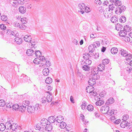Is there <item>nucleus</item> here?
Wrapping results in <instances>:
<instances>
[{
  "label": "nucleus",
  "mask_w": 132,
  "mask_h": 132,
  "mask_svg": "<svg viewBox=\"0 0 132 132\" xmlns=\"http://www.w3.org/2000/svg\"><path fill=\"white\" fill-rule=\"evenodd\" d=\"M103 4L104 6H108L110 5L109 1L107 0H104L103 3Z\"/></svg>",
  "instance_id": "53"
},
{
  "label": "nucleus",
  "mask_w": 132,
  "mask_h": 132,
  "mask_svg": "<svg viewBox=\"0 0 132 132\" xmlns=\"http://www.w3.org/2000/svg\"><path fill=\"white\" fill-rule=\"evenodd\" d=\"M121 55L124 57H126V60L128 61H130L132 57V55L130 54H128V52L124 49H121L120 50Z\"/></svg>",
  "instance_id": "2"
},
{
  "label": "nucleus",
  "mask_w": 132,
  "mask_h": 132,
  "mask_svg": "<svg viewBox=\"0 0 132 132\" xmlns=\"http://www.w3.org/2000/svg\"><path fill=\"white\" fill-rule=\"evenodd\" d=\"M87 109L89 111H92L93 110V106L91 105H88Z\"/></svg>",
  "instance_id": "45"
},
{
  "label": "nucleus",
  "mask_w": 132,
  "mask_h": 132,
  "mask_svg": "<svg viewBox=\"0 0 132 132\" xmlns=\"http://www.w3.org/2000/svg\"><path fill=\"white\" fill-rule=\"evenodd\" d=\"M118 19V18L116 16H114L111 18V21L113 23H116L117 22Z\"/></svg>",
  "instance_id": "34"
},
{
  "label": "nucleus",
  "mask_w": 132,
  "mask_h": 132,
  "mask_svg": "<svg viewBox=\"0 0 132 132\" xmlns=\"http://www.w3.org/2000/svg\"><path fill=\"white\" fill-rule=\"evenodd\" d=\"M82 69L86 71H88L90 70V67L88 65H84L82 67Z\"/></svg>",
  "instance_id": "27"
},
{
  "label": "nucleus",
  "mask_w": 132,
  "mask_h": 132,
  "mask_svg": "<svg viewBox=\"0 0 132 132\" xmlns=\"http://www.w3.org/2000/svg\"><path fill=\"white\" fill-rule=\"evenodd\" d=\"M27 19L25 17H23L21 18V21L23 23H26L27 22Z\"/></svg>",
  "instance_id": "48"
},
{
  "label": "nucleus",
  "mask_w": 132,
  "mask_h": 132,
  "mask_svg": "<svg viewBox=\"0 0 132 132\" xmlns=\"http://www.w3.org/2000/svg\"><path fill=\"white\" fill-rule=\"evenodd\" d=\"M86 90L87 91L89 90V91H94V89L93 86L92 85L88 86L86 87Z\"/></svg>",
  "instance_id": "41"
},
{
  "label": "nucleus",
  "mask_w": 132,
  "mask_h": 132,
  "mask_svg": "<svg viewBox=\"0 0 132 132\" xmlns=\"http://www.w3.org/2000/svg\"><path fill=\"white\" fill-rule=\"evenodd\" d=\"M45 81L46 84H50L52 82V79L50 77H48L46 78Z\"/></svg>",
  "instance_id": "28"
},
{
  "label": "nucleus",
  "mask_w": 132,
  "mask_h": 132,
  "mask_svg": "<svg viewBox=\"0 0 132 132\" xmlns=\"http://www.w3.org/2000/svg\"><path fill=\"white\" fill-rule=\"evenodd\" d=\"M124 29L125 31L126 32H129L131 30V28L128 25H126L124 27Z\"/></svg>",
  "instance_id": "23"
},
{
  "label": "nucleus",
  "mask_w": 132,
  "mask_h": 132,
  "mask_svg": "<svg viewBox=\"0 0 132 132\" xmlns=\"http://www.w3.org/2000/svg\"><path fill=\"white\" fill-rule=\"evenodd\" d=\"M104 103V101L101 100L98 101L95 103V104L97 106H101Z\"/></svg>",
  "instance_id": "29"
},
{
  "label": "nucleus",
  "mask_w": 132,
  "mask_h": 132,
  "mask_svg": "<svg viewBox=\"0 0 132 132\" xmlns=\"http://www.w3.org/2000/svg\"><path fill=\"white\" fill-rule=\"evenodd\" d=\"M13 122L12 120H9V121L7 122L6 123L5 125L6 128L8 130L11 129L12 127V124Z\"/></svg>",
  "instance_id": "5"
},
{
  "label": "nucleus",
  "mask_w": 132,
  "mask_h": 132,
  "mask_svg": "<svg viewBox=\"0 0 132 132\" xmlns=\"http://www.w3.org/2000/svg\"><path fill=\"white\" fill-rule=\"evenodd\" d=\"M1 19L3 21H6L7 19V18L6 15H3L1 16Z\"/></svg>",
  "instance_id": "49"
},
{
  "label": "nucleus",
  "mask_w": 132,
  "mask_h": 132,
  "mask_svg": "<svg viewBox=\"0 0 132 132\" xmlns=\"http://www.w3.org/2000/svg\"><path fill=\"white\" fill-rule=\"evenodd\" d=\"M95 3L97 5H100L102 3L101 0H95Z\"/></svg>",
  "instance_id": "64"
},
{
  "label": "nucleus",
  "mask_w": 132,
  "mask_h": 132,
  "mask_svg": "<svg viewBox=\"0 0 132 132\" xmlns=\"http://www.w3.org/2000/svg\"><path fill=\"white\" fill-rule=\"evenodd\" d=\"M109 108L108 106H103L101 109V111L102 113L106 114L108 113Z\"/></svg>",
  "instance_id": "4"
},
{
  "label": "nucleus",
  "mask_w": 132,
  "mask_h": 132,
  "mask_svg": "<svg viewBox=\"0 0 132 132\" xmlns=\"http://www.w3.org/2000/svg\"><path fill=\"white\" fill-rule=\"evenodd\" d=\"M122 12L120 8L119 7L116 8V10L115 11V12L116 14H120Z\"/></svg>",
  "instance_id": "39"
},
{
  "label": "nucleus",
  "mask_w": 132,
  "mask_h": 132,
  "mask_svg": "<svg viewBox=\"0 0 132 132\" xmlns=\"http://www.w3.org/2000/svg\"><path fill=\"white\" fill-rule=\"evenodd\" d=\"M13 109L15 111H18L19 109V105L17 104H16L14 105H13L12 106Z\"/></svg>",
  "instance_id": "40"
},
{
  "label": "nucleus",
  "mask_w": 132,
  "mask_h": 132,
  "mask_svg": "<svg viewBox=\"0 0 132 132\" xmlns=\"http://www.w3.org/2000/svg\"><path fill=\"white\" fill-rule=\"evenodd\" d=\"M96 69H94L91 72L90 75L89 77L90 78H93L96 80L98 79L99 78V76L97 75L98 72L96 70Z\"/></svg>",
  "instance_id": "3"
},
{
  "label": "nucleus",
  "mask_w": 132,
  "mask_h": 132,
  "mask_svg": "<svg viewBox=\"0 0 132 132\" xmlns=\"http://www.w3.org/2000/svg\"><path fill=\"white\" fill-rule=\"evenodd\" d=\"M26 53L28 56L32 55L34 54V50H33V49H28L26 51Z\"/></svg>",
  "instance_id": "13"
},
{
  "label": "nucleus",
  "mask_w": 132,
  "mask_h": 132,
  "mask_svg": "<svg viewBox=\"0 0 132 132\" xmlns=\"http://www.w3.org/2000/svg\"><path fill=\"white\" fill-rule=\"evenodd\" d=\"M122 3L121 1L119 0H116L114 2L115 5L117 6H119L121 5Z\"/></svg>",
  "instance_id": "42"
},
{
  "label": "nucleus",
  "mask_w": 132,
  "mask_h": 132,
  "mask_svg": "<svg viewBox=\"0 0 132 132\" xmlns=\"http://www.w3.org/2000/svg\"><path fill=\"white\" fill-rule=\"evenodd\" d=\"M123 27L121 24L119 23L117 24L116 26V29L118 31L121 30L122 28Z\"/></svg>",
  "instance_id": "25"
},
{
  "label": "nucleus",
  "mask_w": 132,
  "mask_h": 132,
  "mask_svg": "<svg viewBox=\"0 0 132 132\" xmlns=\"http://www.w3.org/2000/svg\"><path fill=\"white\" fill-rule=\"evenodd\" d=\"M86 60L85 62L86 64L88 65H90L91 64L92 62L91 60H89V59H86Z\"/></svg>",
  "instance_id": "52"
},
{
  "label": "nucleus",
  "mask_w": 132,
  "mask_h": 132,
  "mask_svg": "<svg viewBox=\"0 0 132 132\" xmlns=\"http://www.w3.org/2000/svg\"><path fill=\"white\" fill-rule=\"evenodd\" d=\"M19 28L22 29H25L26 28V26L22 24H20Z\"/></svg>",
  "instance_id": "60"
},
{
  "label": "nucleus",
  "mask_w": 132,
  "mask_h": 132,
  "mask_svg": "<svg viewBox=\"0 0 132 132\" xmlns=\"http://www.w3.org/2000/svg\"><path fill=\"white\" fill-rule=\"evenodd\" d=\"M26 7L27 9H31L32 7V5L30 3H27L26 4Z\"/></svg>",
  "instance_id": "63"
},
{
  "label": "nucleus",
  "mask_w": 132,
  "mask_h": 132,
  "mask_svg": "<svg viewBox=\"0 0 132 132\" xmlns=\"http://www.w3.org/2000/svg\"><path fill=\"white\" fill-rule=\"evenodd\" d=\"M63 119V118L62 116H59L55 118V121L58 123H60L62 121Z\"/></svg>",
  "instance_id": "15"
},
{
  "label": "nucleus",
  "mask_w": 132,
  "mask_h": 132,
  "mask_svg": "<svg viewBox=\"0 0 132 132\" xmlns=\"http://www.w3.org/2000/svg\"><path fill=\"white\" fill-rule=\"evenodd\" d=\"M85 5L84 3H80L78 4V7L80 10H83L85 8Z\"/></svg>",
  "instance_id": "32"
},
{
  "label": "nucleus",
  "mask_w": 132,
  "mask_h": 132,
  "mask_svg": "<svg viewBox=\"0 0 132 132\" xmlns=\"http://www.w3.org/2000/svg\"><path fill=\"white\" fill-rule=\"evenodd\" d=\"M7 30V34L11 36H12L15 37L17 35V34H17V32L16 31H15L14 32L13 31H11V30L10 29H8Z\"/></svg>",
  "instance_id": "6"
},
{
  "label": "nucleus",
  "mask_w": 132,
  "mask_h": 132,
  "mask_svg": "<svg viewBox=\"0 0 132 132\" xmlns=\"http://www.w3.org/2000/svg\"><path fill=\"white\" fill-rule=\"evenodd\" d=\"M114 102V100L113 98L111 97L107 100L105 104H111L113 103Z\"/></svg>",
  "instance_id": "24"
},
{
  "label": "nucleus",
  "mask_w": 132,
  "mask_h": 132,
  "mask_svg": "<svg viewBox=\"0 0 132 132\" xmlns=\"http://www.w3.org/2000/svg\"><path fill=\"white\" fill-rule=\"evenodd\" d=\"M24 38V40L26 42H29L31 40V37L30 35H27L25 36Z\"/></svg>",
  "instance_id": "11"
},
{
  "label": "nucleus",
  "mask_w": 132,
  "mask_h": 132,
  "mask_svg": "<svg viewBox=\"0 0 132 132\" xmlns=\"http://www.w3.org/2000/svg\"><path fill=\"white\" fill-rule=\"evenodd\" d=\"M40 108L39 104H36L33 106H28L27 108V111L30 113H34L38 110H39Z\"/></svg>",
  "instance_id": "1"
},
{
  "label": "nucleus",
  "mask_w": 132,
  "mask_h": 132,
  "mask_svg": "<svg viewBox=\"0 0 132 132\" xmlns=\"http://www.w3.org/2000/svg\"><path fill=\"white\" fill-rule=\"evenodd\" d=\"M15 43L18 44H20L22 43V40L21 38L16 37L15 39Z\"/></svg>",
  "instance_id": "18"
},
{
  "label": "nucleus",
  "mask_w": 132,
  "mask_h": 132,
  "mask_svg": "<svg viewBox=\"0 0 132 132\" xmlns=\"http://www.w3.org/2000/svg\"><path fill=\"white\" fill-rule=\"evenodd\" d=\"M29 104L30 102L29 101L26 100L23 102L22 105H23L26 106H26L29 105Z\"/></svg>",
  "instance_id": "46"
},
{
  "label": "nucleus",
  "mask_w": 132,
  "mask_h": 132,
  "mask_svg": "<svg viewBox=\"0 0 132 132\" xmlns=\"http://www.w3.org/2000/svg\"><path fill=\"white\" fill-rule=\"evenodd\" d=\"M83 55V57L84 59L86 60L89 59V58L91 57L90 55L87 53H84Z\"/></svg>",
  "instance_id": "37"
},
{
  "label": "nucleus",
  "mask_w": 132,
  "mask_h": 132,
  "mask_svg": "<svg viewBox=\"0 0 132 132\" xmlns=\"http://www.w3.org/2000/svg\"><path fill=\"white\" fill-rule=\"evenodd\" d=\"M48 121L50 123H54L56 121L55 118L53 116H51L48 118Z\"/></svg>",
  "instance_id": "19"
},
{
  "label": "nucleus",
  "mask_w": 132,
  "mask_h": 132,
  "mask_svg": "<svg viewBox=\"0 0 132 132\" xmlns=\"http://www.w3.org/2000/svg\"><path fill=\"white\" fill-rule=\"evenodd\" d=\"M100 43V42L98 41H96L94 42L92 44L95 48H96V47H98L99 46Z\"/></svg>",
  "instance_id": "43"
},
{
  "label": "nucleus",
  "mask_w": 132,
  "mask_h": 132,
  "mask_svg": "<svg viewBox=\"0 0 132 132\" xmlns=\"http://www.w3.org/2000/svg\"><path fill=\"white\" fill-rule=\"evenodd\" d=\"M96 79H95L94 78H90V77L88 81V84L89 85H94L96 83Z\"/></svg>",
  "instance_id": "8"
},
{
  "label": "nucleus",
  "mask_w": 132,
  "mask_h": 132,
  "mask_svg": "<svg viewBox=\"0 0 132 132\" xmlns=\"http://www.w3.org/2000/svg\"><path fill=\"white\" fill-rule=\"evenodd\" d=\"M0 28L3 30H5L7 28L5 25L3 24H1L0 25Z\"/></svg>",
  "instance_id": "59"
},
{
  "label": "nucleus",
  "mask_w": 132,
  "mask_h": 132,
  "mask_svg": "<svg viewBox=\"0 0 132 132\" xmlns=\"http://www.w3.org/2000/svg\"><path fill=\"white\" fill-rule=\"evenodd\" d=\"M19 10L20 12L22 14L25 13L26 11V9L23 6H21L19 8Z\"/></svg>",
  "instance_id": "16"
},
{
  "label": "nucleus",
  "mask_w": 132,
  "mask_h": 132,
  "mask_svg": "<svg viewBox=\"0 0 132 132\" xmlns=\"http://www.w3.org/2000/svg\"><path fill=\"white\" fill-rule=\"evenodd\" d=\"M48 121L46 119H42L41 121V123L42 126H45L47 124Z\"/></svg>",
  "instance_id": "30"
},
{
  "label": "nucleus",
  "mask_w": 132,
  "mask_h": 132,
  "mask_svg": "<svg viewBox=\"0 0 132 132\" xmlns=\"http://www.w3.org/2000/svg\"><path fill=\"white\" fill-rule=\"evenodd\" d=\"M5 104V101L3 100H0V106H3Z\"/></svg>",
  "instance_id": "51"
},
{
  "label": "nucleus",
  "mask_w": 132,
  "mask_h": 132,
  "mask_svg": "<svg viewBox=\"0 0 132 132\" xmlns=\"http://www.w3.org/2000/svg\"><path fill=\"white\" fill-rule=\"evenodd\" d=\"M122 120L125 121H126V120L129 119V116L127 114L124 115L123 116Z\"/></svg>",
  "instance_id": "57"
},
{
  "label": "nucleus",
  "mask_w": 132,
  "mask_h": 132,
  "mask_svg": "<svg viewBox=\"0 0 132 132\" xmlns=\"http://www.w3.org/2000/svg\"><path fill=\"white\" fill-rule=\"evenodd\" d=\"M123 39L126 42H129L130 41V39L129 37L126 36L124 37Z\"/></svg>",
  "instance_id": "47"
},
{
  "label": "nucleus",
  "mask_w": 132,
  "mask_h": 132,
  "mask_svg": "<svg viewBox=\"0 0 132 132\" xmlns=\"http://www.w3.org/2000/svg\"><path fill=\"white\" fill-rule=\"evenodd\" d=\"M103 64H104V65L106 64H108L109 62V60L108 59H104L102 61Z\"/></svg>",
  "instance_id": "58"
},
{
  "label": "nucleus",
  "mask_w": 132,
  "mask_h": 132,
  "mask_svg": "<svg viewBox=\"0 0 132 132\" xmlns=\"http://www.w3.org/2000/svg\"><path fill=\"white\" fill-rule=\"evenodd\" d=\"M88 50L90 52H93L95 48L93 44L89 46L88 47Z\"/></svg>",
  "instance_id": "31"
},
{
  "label": "nucleus",
  "mask_w": 132,
  "mask_h": 132,
  "mask_svg": "<svg viewBox=\"0 0 132 132\" xmlns=\"http://www.w3.org/2000/svg\"><path fill=\"white\" fill-rule=\"evenodd\" d=\"M88 92V91H87V92L89 93V96L91 97H92L96 95L97 93L96 91H89Z\"/></svg>",
  "instance_id": "20"
},
{
  "label": "nucleus",
  "mask_w": 132,
  "mask_h": 132,
  "mask_svg": "<svg viewBox=\"0 0 132 132\" xmlns=\"http://www.w3.org/2000/svg\"><path fill=\"white\" fill-rule=\"evenodd\" d=\"M12 126L11 127V129L13 130H15L18 129H21V126H18L17 124H16L13 123V122L12 124Z\"/></svg>",
  "instance_id": "7"
},
{
  "label": "nucleus",
  "mask_w": 132,
  "mask_h": 132,
  "mask_svg": "<svg viewBox=\"0 0 132 132\" xmlns=\"http://www.w3.org/2000/svg\"><path fill=\"white\" fill-rule=\"evenodd\" d=\"M6 128L5 125L4 123H1L0 124V130L1 131H3Z\"/></svg>",
  "instance_id": "38"
},
{
  "label": "nucleus",
  "mask_w": 132,
  "mask_h": 132,
  "mask_svg": "<svg viewBox=\"0 0 132 132\" xmlns=\"http://www.w3.org/2000/svg\"><path fill=\"white\" fill-rule=\"evenodd\" d=\"M30 42L31 44V48H33V47H34L35 49V47H36V45L37 43V41H35L34 40H31Z\"/></svg>",
  "instance_id": "22"
},
{
  "label": "nucleus",
  "mask_w": 132,
  "mask_h": 132,
  "mask_svg": "<svg viewBox=\"0 0 132 132\" xmlns=\"http://www.w3.org/2000/svg\"><path fill=\"white\" fill-rule=\"evenodd\" d=\"M40 57V61H42L43 62H45L46 61V60L45 57L43 56H41V55L39 57Z\"/></svg>",
  "instance_id": "62"
},
{
  "label": "nucleus",
  "mask_w": 132,
  "mask_h": 132,
  "mask_svg": "<svg viewBox=\"0 0 132 132\" xmlns=\"http://www.w3.org/2000/svg\"><path fill=\"white\" fill-rule=\"evenodd\" d=\"M125 30H122L120 31V32H119V35L120 36L122 37H125L127 34V32H125Z\"/></svg>",
  "instance_id": "33"
},
{
  "label": "nucleus",
  "mask_w": 132,
  "mask_h": 132,
  "mask_svg": "<svg viewBox=\"0 0 132 132\" xmlns=\"http://www.w3.org/2000/svg\"><path fill=\"white\" fill-rule=\"evenodd\" d=\"M45 130L47 131H51L52 129V125L50 124H47L46 125Z\"/></svg>",
  "instance_id": "14"
},
{
  "label": "nucleus",
  "mask_w": 132,
  "mask_h": 132,
  "mask_svg": "<svg viewBox=\"0 0 132 132\" xmlns=\"http://www.w3.org/2000/svg\"><path fill=\"white\" fill-rule=\"evenodd\" d=\"M26 106L22 105L20 106H19L18 111L21 112L23 113L26 110Z\"/></svg>",
  "instance_id": "12"
},
{
  "label": "nucleus",
  "mask_w": 132,
  "mask_h": 132,
  "mask_svg": "<svg viewBox=\"0 0 132 132\" xmlns=\"http://www.w3.org/2000/svg\"><path fill=\"white\" fill-rule=\"evenodd\" d=\"M59 127L61 128L64 129L65 128L66 126V124L64 122L62 121L61 122H60Z\"/></svg>",
  "instance_id": "35"
},
{
  "label": "nucleus",
  "mask_w": 132,
  "mask_h": 132,
  "mask_svg": "<svg viewBox=\"0 0 132 132\" xmlns=\"http://www.w3.org/2000/svg\"><path fill=\"white\" fill-rule=\"evenodd\" d=\"M43 72L44 75L47 76L49 73V70L48 68H45L43 70Z\"/></svg>",
  "instance_id": "17"
},
{
  "label": "nucleus",
  "mask_w": 132,
  "mask_h": 132,
  "mask_svg": "<svg viewBox=\"0 0 132 132\" xmlns=\"http://www.w3.org/2000/svg\"><path fill=\"white\" fill-rule=\"evenodd\" d=\"M33 62L35 64H38L40 63V61L39 59L37 58L35 59Z\"/></svg>",
  "instance_id": "50"
},
{
  "label": "nucleus",
  "mask_w": 132,
  "mask_h": 132,
  "mask_svg": "<svg viewBox=\"0 0 132 132\" xmlns=\"http://www.w3.org/2000/svg\"><path fill=\"white\" fill-rule=\"evenodd\" d=\"M36 56L37 57H39L41 55V52L39 51H37L34 53Z\"/></svg>",
  "instance_id": "44"
},
{
  "label": "nucleus",
  "mask_w": 132,
  "mask_h": 132,
  "mask_svg": "<svg viewBox=\"0 0 132 132\" xmlns=\"http://www.w3.org/2000/svg\"><path fill=\"white\" fill-rule=\"evenodd\" d=\"M46 99V98L45 97H43L42 98L41 102L43 104H44L46 103V102H47Z\"/></svg>",
  "instance_id": "56"
},
{
  "label": "nucleus",
  "mask_w": 132,
  "mask_h": 132,
  "mask_svg": "<svg viewBox=\"0 0 132 132\" xmlns=\"http://www.w3.org/2000/svg\"><path fill=\"white\" fill-rule=\"evenodd\" d=\"M45 65H46V67H49L51 65V63L49 61H45Z\"/></svg>",
  "instance_id": "61"
},
{
  "label": "nucleus",
  "mask_w": 132,
  "mask_h": 132,
  "mask_svg": "<svg viewBox=\"0 0 132 132\" xmlns=\"http://www.w3.org/2000/svg\"><path fill=\"white\" fill-rule=\"evenodd\" d=\"M119 21L122 23H123L126 21V18L124 16H122L119 19Z\"/></svg>",
  "instance_id": "36"
},
{
  "label": "nucleus",
  "mask_w": 132,
  "mask_h": 132,
  "mask_svg": "<svg viewBox=\"0 0 132 132\" xmlns=\"http://www.w3.org/2000/svg\"><path fill=\"white\" fill-rule=\"evenodd\" d=\"M103 13L105 17L108 18L109 17V14L107 12V10H104V11Z\"/></svg>",
  "instance_id": "54"
},
{
  "label": "nucleus",
  "mask_w": 132,
  "mask_h": 132,
  "mask_svg": "<svg viewBox=\"0 0 132 132\" xmlns=\"http://www.w3.org/2000/svg\"><path fill=\"white\" fill-rule=\"evenodd\" d=\"M105 65L104 64H102L98 65V69L97 70H99L101 71H102L104 69Z\"/></svg>",
  "instance_id": "21"
},
{
  "label": "nucleus",
  "mask_w": 132,
  "mask_h": 132,
  "mask_svg": "<svg viewBox=\"0 0 132 132\" xmlns=\"http://www.w3.org/2000/svg\"><path fill=\"white\" fill-rule=\"evenodd\" d=\"M13 105V104L10 103V102H7L6 104V106L7 107L9 108H11Z\"/></svg>",
  "instance_id": "55"
},
{
  "label": "nucleus",
  "mask_w": 132,
  "mask_h": 132,
  "mask_svg": "<svg viewBox=\"0 0 132 132\" xmlns=\"http://www.w3.org/2000/svg\"><path fill=\"white\" fill-rule=\"evenodd\" d=\"M118 51L117 48L114 47L111 48V52L113 54H116L117 53Z\"/></svg>",
  "instance_id": "26"
},
{
  "label": "nucleus",
  "mask_w": 132,
  "mask_h": 132,
  "mask_svg": "<svg viewBox=\"0 0 132 132\" xmlns=\"http://www.w3.org/2000/svg\"><path fill=\"white\" fill-rule=\"evenodd\" d=\"M128 125H129V124L128 123L127 121L123 120L120 123V126L122 128H127Z\"/></svg>",
  "instance_id": "10"
},
{
  "label": "nucleus",
  "mask_w": 132,
  "mask_h": 132,
  "mask_svg": "<svg viewBox=\"0 0 132 132\" xmlns=\"http://www.w3.org/2000/svg\"><path fill=\"white\" fill-rule=\"evenodd\" d=\"M45 93L49 94V95H47L46 98L47 102L49 103L51 102L52 100V96L51 95H50L51 94V93H50V92L47 91Z\"/></svg>",
  "instance_id": "9"
}]
</instances>
